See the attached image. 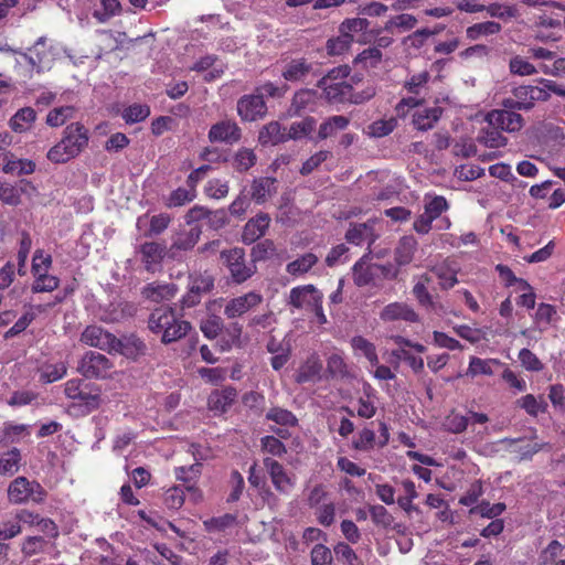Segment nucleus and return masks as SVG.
I'll list each match as a JSON object with an SVG mask.
<instances>
[{"mask_svg":"<svg viewBox=\"0 0 565 565\" xmlns=\"http://www.w3.org/2000/svg\"><path fill=\"white\" fill-rule=\"evenodd\" d=\"M191 328L190 322L178 318L175 311L169 307L154 309L148 318V329L152 333L159 334L163 344L182 339Z\"/></svg>","mask_w":565,"mask_h":565,"instance_id":"f257e3e1","label":"nucleus"},{"mask_svg":"<svg viewBox=\"0 0 565 565\" xmlns=\"http://www.w3.org/2000/svg\"><path fill=\"white\" fill-rule=\"evenodd\" d=\"M87 145V129L79 122H73L64 129L63 138L47 151L46 158L53 163H65L77 157Z\"/></svg>","mask_w":565,"mask_h":565,"instance_id":"f03ea898","label":"nucleus"},{"mask_svg":"<svg viewBox=\"0 0 565 565\" xmlns=\"http://www.w3.org/2000/svg\"><path fill=\"white\" fill-rule=\"evenodd\" d=\"M350 72L351 70L348 65H340L330 70L326 76L318 81V87L323 90L329 102H347L352 89V84L347 81Z\"/></svg>","mask_w":565,"mask_h":565,"instance_id":"7ed1b4c3","label":"nucleus"},{"mask_svg":"<svg viewBox=\"0 0 565 565\" xmlns=\"http://www.w3.org/2000/svg\"><path fill=\"white\" fill-rule=\"evenodd\" d=\"M21 56L33 71L42 73L52 68L56 50L46 36H40L26 52L21 53Z\"/></svg>","mask_w":565,"mask_h":565,"instance_id":"20e7f679","label":"nucleus"},{"mask_svg":"<svg viewBox=\"0 0 565 565\" xmlns=\"http://www.w3.org/2000/svg\"><path fill=\"white\" fill-rule=\"evenodd\" d=\"M8 497L9 501L14 504H21L28 500L41 503L44 501L46 492L40 483L31 482L24 477H18L10 483Z\"/></svg>","mask_w":565,"mask_h":565,"instance_id":"39448f33","label":"nucleus"},{"mask_svg":"<svg viewBox=\"0 0 565 565\" xmlns=\"http://www.w3.org/2000/svg\"><path fill=\"white\" fill-rule=\"evenodd\" d=\"M214 288V279L207 273H193L188 278V291L181 299L182 309L200 303L202 297Z\"/></svg>","mask_w":565,"mask_h":565,"instance_id":"423d86ee","label":"nucleus"},{"mask_svg":"<svg viewBox=\"0 0 565 565\" xmlns=\"http://www.w3.org/2000/svg\"><path fill=\"white\" fill-rule=\"evenodd\" d=\"M113 366L114 364L107 356L89 351L81 359L77 370L87 379H104Z\"/></svg>","mask_w":565,"mask_h":565,"instance_id":"0eeeda50","label":"nucleus"},{"mask_svg":"<svg viewBox=\"0 0 565 565\" xmlns=\"http://www.w3.org/2000/svg\"><path fill=\"white\" fill-rule=\"evenodd\" d=\"M369 256L364 255L353 266V280L359 287H364L374 281L375 277L382 275L384 277H395L396 273L384 265L370 264L367 262Z\"/></svg>","mask_w":565,"mask_h":565,"instance_id":"6e6552de","label":"nucleus"},{"mask_svg":"<svg viewBox=\"0 0 565 565\" xmlns=\"http://www.w3.org/2000/svg\"><path fill=\"white\" fill-rule=\"evenodd\" d=\"M263 302V296L257 291H248L244 295L225 300L224 316L230 319L243 317Z\"/></svg>","mask_w":565,"mask_h":565,"instance_id":"1a4fd4ad","label":"nucleus"},{"mask_svg":"<svg viewBox=\"0 0 565 565\" xmlns=\"http://www.w3.org/2000/svg\"><path fill=\"white\" fill-rule=\"evenodd\" d=\"M81 342L109 353L114 352V349L120 348L119 340L114 334L96 324L87 326L84 329Z\"/></svg>","mask_w":565,"mask_h":565,"instance_id":"9d476101","label":"nucleus"},{"mask_svg":"<svg viewBox=\"0 0 565 565\" xmlns=\"http://www.w3.org/2000/svg\"><path fill=\"white\" fill-rule=\"evenodd\" d=\"M281 77L289 83H300L313 71V63L302 56L287 57L280 62Z\"/></svg>","mask_w":565,"mask_h":565,"instance_id":"9b49d317","label":"nucleus"},{"mask_svg":"<svg viewBox=\"0 0 565 565\" xmlns=\"http://www.w3.org/2000/svg\"><path fill=\"white\" fill-rule=\"evenodd\" d=\"M221 257L225 266L228 268L234 281L241 284L254 274V268L246 266L245 264L243 249L233 248L224 250L222 252Z\"/></svg>","mask_w":565,"mask_h":565,"instance_id":"f8f14e48","label":"nucleus"},{"mask_svg":"<svg viewBox=\"0 0 565 565\" xmlns=\"http://www.w3.org/2000/svg\"><path fill=\"white\" fill-rule=\"evenodd\" d=\"M319 300H323V295L313 285H305L290 290L288 303L296 309L310 311Z\"/></svg>","mask_w":565,"mask_h":565,"instance_id":"ddd939ff","label":"nucleus"},{"mask_svg":"<svg viewBox=\"0 0 565 565\" xmlns=\"http://www.w3.org/2000/svg\"><path fill=\"white\" fill-rule=\"evenodd\" d=\"M490 127L508 132L519 131L523 127V117L508 109H494L487 115Z\"/></svg>","mask_w":565,"mask_h":565,"instance_id":"4468645a","label":"nucleus"},{"mask_svg":"<svg viewBox=\"0 0 565 565\" xmlns=\"http://www.w3.org/2000/svg\"><path fill=\"white\" fill-rule=\"evenodd\" d=\"M266 111L267 107L260 95H245L237 102V113L245 121L262 119Z\"/></svg>","mask_w":565,"mask_h":565,"instance_id":"2eb2a0df","label":"nucleus"},{"mask_svg":"<svg viewBox=\"0 0 565 565\" xmlns=\"http://www.w3.org/2000/svg\"><path fill=\"white\" fill-rule=\"evenodd\" d=\"M376 222L370 220L365 223L352 224L345 233V239L354 245L367 244L370 247L377 238L375 232Z\"/></svg>","mask_w":565,"mask_h":565,"instance_id":"dca6fc26","label":"nucleus"},{"mask_svg":"<svg viewBox=\"0 0 565 565\" xmlns=\"http://www.w3.org/2000/svg\"><path fill=\"white\" fill-rule=\"evenodd\" d=\"M65 394L68 398L78 399L86 406L96 408L99 405L98 390L87 391V385L83 387L82 380H70L65 383Z\"/></svg>","mask_w":565,"mask_h":565,"instance_id":"f3484780","label":"nucleus"},{"mask_svg":"<svg viewBox=\"0 0 565 565\" xmlns=\"http://www.w3.org/2000/svg\"><path fill=\"white\" fill-rule=\"evenodd\" d=\"M380 319L384 322H417L418 315L405 302H392L383 308L380 313Z\"/></svg>","mask_w":565,"mask_h":565,"instance_id":"a211bd4d","label":"nucleus"},{"mask_svg":"<svg viewBox=\"0 0 565 565\" xmlns=\"http://www.w3.org/2000/svg\"><path fill=\"white\" fill-rule=\"evenodd\" d=\"M241 138V129L235 121L222 120L210 128L209 139L212 142L233 143Z\"/></svg>","mask_w":565,"mask_h":565,"instance_id":"6ab92c4d","label":"nucleus"},{"mask_svg":"<svg viewBox=\"0 0 565 565\" xmlns=\"http://www.w3.org/2000/svg\"><path fill=\"white\" fill-rule=\"evenodd\" d=\"M177 292V285L159 281L147 284L141 290V295L145 299L157 303L172 299Z\"/></svg>","mask_w":565,"mask_h":565,"instance_id":"aec40b11","label":"nucleus"},{"mask_svg":"<svg viewBox=\"0 0 565 565\" xmlns=\"http://www.w3.org/2000/svg\"><path fill=\"white\" fill-rule=\"evenodd\" d=\"M264 465L270 476L275 489L281 493H288L292 489L294 482L286 473L282 465L271 458H265Z\"/></svg>","mask_w":565,"mask_h":565,"instance_id":"412c9836","label":"nucleus"},{"mask_svg":"<svg viewBox=\"0 0 565 565\" xmlns=\"http://www.w3.org/2000/svg\"><path fill=\"white\" fill-rule=\"evenodd\" d=\"M167 254V246L158 242H146L140 246L141 262L147 270L152 271Z\"/></svg>","mask_w":565,"mask_h":565,"instance_id":"4be33fe9","label":"nucleus"},{"mask_svg":"<svg viewBox=\"0 0 565 565\" xmlns=\"http://www.w3.org/2000/svg\"><path fill=\"white\" fill-rule=\"evenodd\" d=\"M276 179L269 177H260L253 181L250 186L252 199L262 204L276 194Z\"/></svg>","mask_w":565,"mask_h":565,"instance_id":"5701e85b","label":"nucleus"},{"mask_svg":"<svg viewBox=\"0 0 565 565\" xmlns=\"http://www.w3.org/2000/svg\"><path fill=\"white\" fill-rule=\"evenodd\" d=\"M270 218L267 214L260 213L254 218L249 220L243 231V241L252 244L260 238L268 228Z\"/></svg>","mask_w":565,"mask_h":565,"instance_id":"b1692460","label":"nucleus"},{"mask_svg":"<svg viewBox=\"0 0 565 565\" xmlns=\"http://www.w3.org/2000/svg\"><path fill=\"white\" fill-rule=\"evenodd\" d=\"M201 233L202 231L198 225H192L189 230H180L173 235L170 249H191L199 242Z\"/></svg>","mask_w":565,"mask_h":565,"instance_id":"393cba45","label":"nucleus"},{"mask_svg":"<svg viewBox=\"0 0 565 565\" xmlns=\"http://www.w3.org/2000/svg\"><path fill=\"white\" fill-rule=\"evenodd\" d=\"M443 114V108L435 106L430 108L417 109L413 114V125L417 130L426 131L434 128Z\"/></svg>","mask_w":565,"mask_h":565,"instance_id":"a878e982","label":"nucleus"},{"mask_svg":"<svg viewBox=\"0 0 565 565\" xmlns=\"http://www.w3.org/2000/svg\"><path fill=\"white\" fill-rule=\"evenodd\" d=\"M36 117V111L32 107L20 108L9 119V127L12 131L18 134L26 132L32 128Z\"/></svg>","mask_w":565,"mask_h":565,"instance_id":"bb28decb","label":"nucleus"},{"mask_svg":"<svg viewBox=\"0 0 565 565\" xmlns=\"http://www.w3.org/2000/svg\"><path fill=\"white\" fill-rule=\"evenodd\" d=\"M195 458V462L190 466H180L174 468V476L175 479L186 483V490L188 491H195V483L201 477L202 473V463L198 461V458Z\"/></svg>","mask_w":565,"mask_h":565,"instance_id":"cd10ccee","label":"nucleus"},{"mask_svg":"<svg viewBox=\"0 0 565 565\" xmlns=\"http://www.w3.org/2000/svg\"><path fill=\"white\" fill-rule=\"evenodd\" d=\"M417 241L414 236H403L394 252V259L398 266H405L412 263L417 250Z\"/></svg>","mask_w":565,"mask_h":565,"instance_id":"c85d7f7f","label":"nucleus"},{"mask_svg":"<svg viewBox=\"0 0 565 565\" xmlns=\"http://www.w3.org/2000/svg\"><path fill=\"white\" fill-rule=\"evenodd\" d=\"M322 370V363L318 355H310L303 364L297 371L296 382L299 384H303L307 382L315 381L319 379L320 372Z\"/></svg>","mask_w":565,"mask_h":565,"instance_id":"c756f323","label":"nucleus"},{"mask_svg":"<svg viewBox=\"0 0 565 565\" xmlns=\"http://www.w3.org/2000/svg\"><path fill=\"white\" fill-rule=\"evenodd\" d=\"M258 140L264 146L285 142L287 141L286 129L278 121H271L262 128Z\"/></svg>","mask_w":565,"mask_h":565,"instance_id":"7c9ffc66","label":"nucleus"},{"mask_svg":"<svg viewBox=\"0 0 565 565\" xmlns=\"http://www.w3.org/2000/svg\"><path fill=\"white\" fill-rule=\"evenodd\" d=\"M237 392L233 387H226L221 392L211 394L209 398V405L211 409L224 413L226 412L234 401L236 399Z\"/></svg>","mask_w":565,"mask_h":565,"instance_id":"2f4dec72","label":"nucleus"},{"mask_svg":"<svg viewBox=\"0 0 565 565\" xmlns=\"http://www.w3.org/2000/svg\"><path fill=\"white\" fill-rule=\"evenodd\" d=\"M431 273L439 279L441 289H450L458 284L457 269L447 260L434 266Z\"/></svg>","mask_w":565,"mask_h":565,"instance_id":"473e14b6","label":"nucleus"},{"mask_svg":"<svg viewBox=\"0 0 565 565\" xmlns=\"http://www.w3.org/2000/svg\"><path fill=\"white\" fill-rule=\"evenodd\" d=\"M119 347L118 349H114V352H119L130 359H137L140 355H145L147 352L146 343L135 335H130L124 341L119 340Z\"/></svg>","mask_w":565,"mask_h":565,"instance_id":"72a5a7b5","label":"nucleus"},{"mask_svg":"<svg viewBox=\"0 0 565 565\" xmlns=\"http://www.w3.org/2000/svg\"><path fill=\"white\" fill-rule=\"evenodd\" d=\"M318 256L313 253H306L286 266V271L291 276H302L307 274L317 263Z\"/></svg>","mask_w":565,"mask_h":565,"instance_id":"f704fd0d","label":"nucleus"},{"mask_svg":"<svg viewBox=\"0 0 565 565\" xmlns=\"http://www.w3.org/2000/svg\"><path fill=\"white\" fill-rule=\"evenodd\" d=\"M349 118L342 115H335L324 120L318 131L320 139H327L334 136L338 131L344 130L349 126Z\"/></svg>","mask_w":565,"mask_h":565,"instance_id":"c9c22d12","label":"nucleus"},{"mask_svg":"<svg viewBox=\"0 0 565 565\" xmlns=\"http://www.w3.org/2000/svg\"><path fill=\"white\" fill-rule=\"evenodd\" d=\"M316 92L313 89H300L292 98L290 110L295 115H299L301 111L312 109L316 104Z\"/></svg>","mask_w":565,"mask_h":565,"instance_id":"e433bc0d","label":"nucleus"},{"mask_svg":"<svg viewBox=\"0 0 565 565\" xmlns=\"http://www.w3.org/2000/svg\"><path fill=\"white\" fill-rule=\"evenodd\" d=\"M501 31V24L494 21H486L481 23H476L471 26H468L466 30V35L470 41H476L481 36H488L497 34Z\"/></svg>","mask_w":565,"mask_h":565,"instance_id":"4c0bfd02","label":"nucleus"},{"mask_svg":"<svg viewBox=\"0 0 565 565\" xmlns=\"http://www.w3.org/2000/svg\"><path fill=\"white\" fill-rule=\"evenodd\" d=\"M74 115L75 108L73 106L55 107L47 113L45 122L53 128L61 127L67 120L72 119Z\"/></svg>","mask_w":565,"mask_h":565,"instance_id":"58836bf2","label":"nucleus"},{"mask_svg":"<svg viewBox=\"0 0 565 565\" xmlns=\"http://www.w3.org/2000/svg\"><path fill=\"white\" fill-rule=\"evenodd\" d=\"M531 85L519 86L513 89V96L515 100H507L504 103L505 107L519 109V110H530L532 109V102L530 99Z\"/></svg>","mask_w":565,"mask_h":565,"instance_id":"ea45409f","label":"nucleus"},{"mask_svg":"<svg viewBox=\"0 0 565 565\" xmlns=\"http://www.w3.org/2000/svg\"><path fill=\"white\" fill-rule=\"evenodd\" d=\"M351 345L355 352H360L364 355L371 365H377L379 356L375 345L372 342L361 335H356L352 338Z\"/></svg>","mask_w":565,"mask_h":565,"instance_id":"a19ab883","label":"nucleus"},{"mask_svg":"<svg viewBox=\"0 0 565 565\" xmlns=\"http://www.w3.org/2000/svg\"><path fill=\"white\" fill-rule=\"evenodd\" d=\"M34 281L31 286V290L34 294L38 292H51L55 290L60 285V279L56 276L49 275L47 273L33 274Z\"/></svg>","mask_w":565,"mask_h":565,"instance_id":"79ce46f5","label":"nucleus"},{"mask_svg":"<svg viewBox=\"0 0 565 565\" xmlns=\"http://www.w3.org/2000/svg\"><path fill=\"white\" fill-rule=\"evenodd\" d=\"M493 364L499 365L500 361L495 360V359L483 360V359H480L477 356H472V358H470L469 366L467 370V375H470L472 377L480 375V374L492 375L493 374V370H492Z\"/></svg>","mask_w":565,"mask_h":565,"instance_id":"37998d69","label":"nucleus"},{"mask_svg":"<svg viewBox=\"0 0 565 565\" xmlns=\"http://www.w3.org/2000/svg\"><path fill=\"white\" fill-rule=\"evenodd\" d=\"M448 210V202L444 196L436 195L425 196L424 212L433 220H437L445 211Z\"/></svg>","mask_w":565,"mask_h":565,"instance_id":"c03bdc74","label":"nucleus"},{"mask_svg":"<svg viewBox=\"0 0 565 565\" xmlns=\"http://www.w3.org/2000/svg\"><path fill=\"white\" fill-rule=\"evenodd\" d=\"M430 282L428 275H422L413 288V294L418 302L426 308H435V302L427 290V285Z\"/></svg>","mask_w":565,"mask_h":565,"instance_id":"a18cd8bd","label":"nucleus"},{"mask_svg":"<svg viewBox=\"0 0 565 565\" xmlns=\"http://www.w3.org/2000/svg\"><path fill=\"white\" fill-rule=\"evenodd\" d=\"M257 157L253 149L242 148L238 149L233 158V167L236 171L245 172L255 166Z\"/></svg>","mask_w":565,"mask_h":565,"instance_id":"49530a36","label":"nucleus"},{"mask_svg":"<svg viewBox=\"0 0 565 565\" xmlns=\"http://www.w3.org/2000/svg\"><path fill=\"white\" fill-rule=\"evenodd\" d=\"M2 170L17 175L31 174L35 170V163L28 159H8Z\"/></svg>","mask_w":565,"mask_h":565,"instance_id":"de8ad7c7","label":"nucleus"},{"mask_svg":"<svg viewBox=\"0 0 565 565\" xmlns=\"http://www.w3.org/2000/svg\"><path fill=\"white\" fill-rule=\"evenodd\" d=\"M369 25V20L364 18L347 19L341 23L339 32L351 38V42H353L355 34L366 31Z\"/></svg>","mask_w":565,"mask_h":565,"instance_id":"09e8293b","label":"nucleus"},{"mask_svg":"<svg viewBox=\"0 0 565 565\" xmlns=\"http://www.w3.org/2000/svg\"><path fill=\"white\" fill-rule=\"evenodd\" d=\"M21 455L19 449L13 448L8 452L3 454L0 458V473L1 475H13L20 468Z\"/></svg>","mask_w":565,"mask_h":565,"instance_id":"8fccbe9b","label":"nucleus"},{"mask_svg":"<svg viewBox=\"0 0 565 565\" xmlns=\"http://www.w3.org/2000/svg\"><path fill=\"white\" fill-rule=\"evenodd\" d=\"M478 140L488 148L504 147L508 142V139L499 131V128L493 127L483 129Z\"/></svg>","mask_w":565,"mask_h":565,"instance_id":"3c124183","label":"nucleus"},{"mask_svg":"<svg viewBox=\"0 0 565 565\" xmlns=\"http://www.w3.org/2000/svg\"><path fill=\"white\" fill-rule=\"evenodd\" d=\"M316 121L313 118H306L302 121L294 122L288 132H286L287 140L289 139H301L308 136L315 129Z\"/></svg>","mask_w":565,"mask_h":565,"instance_id":"603ef678","label":"nucleus"},{"mask_svg":"<svg viewBox=\"0 0 565 565\" xmlns=\"http://www.w3.org/2000/svg\"><path fill=\"white\" fill-rule=\"evenodd\" d=\"M397 121L393 117L390 119H380L367 127V134L371 137L382 138L390 135L395 129Z\"/></svg>","mask_w":565,"mask_h":565,"instance_id":"864d4df0","label":"nucleus"},{"mask_svg":"<svg viewBox=\"0 0 565 565\" xmlns=\"http://www.w3.org/2000/svg\"><path fill=\"white\" fill-rule=\"evenodd\" d=\"M429 78H430L429 73L427 71H423V72L412 75L405 82L404 86L408 90V93L414 94V95H419L426 89Z\"/></svg>","mask_w":565,"mask_h":565,"instance_id":"5fc2aeb1","label":"nucleus"},{"mask_svg":"<svg viewBox=\"0 0 565 565\" xmlns=\"http://www.w3.org/2000/svg\"><path fill=\"white\" fill-rule=\"evenodd\" d=\"M149 115L150 108L147 105L134 104L124 110L122 118L127 124H136L145 120Z\"/></svg>","mask_w":565,"mask_h":565,"instance_id":"6e6d98bb","label":"nucleus"},{"mask_svg":"<svg viewBox=\"0 0 565 565\" xmlns=\"http://www.w3.org/2000/svg\"><path fill=\"white\" fill-rule=\"evenodd\" d=\"M224 327L221 317L211 315L201 322L200 329L202 333L209 339H215Z\"/></svg>","mask_w":565,"mask_h":565,"instance_id":"4d7b16f0","label":"nucleus"},{"mask_svg":"<svg viewBox=\"0 0 565 565\" xmlns=\"http://www.w3.org/2000/svg\"><path fill=\"white\" fill-rule=\"evenodd\" d=\"M266 418L282 426H295L297 424L296 416L291 412L280 407L269 409L266 414Z\"/></svg>","mask_w":565,"mask_h":565,"instance_id":"13d9d810","label":"nucleus"},{"mask_svg":"<svg viewBox=\"0 0 565 565\" xmlns=\"http://www.w3.org/2000/svg\"><path fill=\"white\" fill-rule=\"evenodd\" d=\"M505 510L504 503L490 504L489 502H481L479 505L470 509V514H479L482 518L493 519L499 516Z\"/></svg>","mask_w":565,"mask_h":565,"instance_id":"bf43d9fd","label":"nucleus"},{"mask_svg":"<svg viewBox=\"0 0 565 565\" xmlns=\"http://www.w3.org/2000/svg\"><path fill=\"white\" fill-rule=\"evenodd\" d=\"M516 403L531 416H536L539 413H543L546 407V404L543 401H539L532 394L524 395L518 399Z\"/></svg>","mask_w":565,"mask_h":565,"instance_id":"052dcab7","label":"nucleus"},{"mask_svg":"<svg viewBox=\"0 0 565 565\" xmlns=\"http://www.w3.org/2000/svg\"><path fill=\"white\" fill-rule=\"evenodd\" d=\"M369 512L372 521L380 526L388 527L394 522V518L387 509L381 504L371 505Z\"/></svg>","mask_w":565,"mask_h":565,"instance_id":"680f3d73","label":"nucleus"},{"mask_svg":"<svg viewBox=\"0 0 565 565\" xmlns=\"http://www.w3.org/2000/svg\"><path fill=\"white\" fill-rule=\"evenodd\" d=\"M351 43V38L340 33L339 36L328 40L326 49L329 55H341L350 49Z\"/></svg>","mask_w":565,"mask_h":565,"instance_id":"e2e57ef3","label":"nucleus"},{"mask_svg":"<svg viewBox=\"0 0 565 565\" xmlns=\"http://www.w3.org/2000/svg\"><path fill=\"white\" fill-rule=\"evenodd\" d=\"M382 60V52L379 47H369L361 52L355 63L362 64L363 67H375Z\"/></svg>","mask_w":565,"mask_h":565,"instance_id":"0e129e2a","label":"nucleus"},{"mask_svg":"<svg viewBox=\"0 0 565 565\" xmlns=\"http://www.w3.org/2000/svg\"><path fill=\"white\" fill-rule=\"evenodd\" d=\"M374 445L375 433L370 428H363L352 443L353 448L360 451H369L374 448Z\"/></svg>","mask_w":565,"mask_h":565,"instance_id":"69168bd1","label":"nucleus"},{"mask_svg":"<svg viewBox=\"0 0 565 565\" xmlns=\"http://www.w3.org/2000/svg\"><path fill=\"white\" fill-rule=\"evenodd\" d=\"M519 360L521 365L527 371L540 372L544 369L541 360L529 349H522L519 352Z\"/></svg>","mask_w":565,"mask_h":565,"instance_id":"338daca9","label":"nucleus"},{"mask_svg":"<svg viewBox=\"0 0 565 565\" xmlns=\"http://www.w3.org/2000/svg\"><path fill=\"white\" fill-rule=\"evenodd\" d=\"M332 553L327 546L322 544L315 545L311 551L312 565H332Z\"/></svg>","mask_w":565,"mask_h":565,"instance_id":"774afa93","label":"nucleus"}]
</instances>
